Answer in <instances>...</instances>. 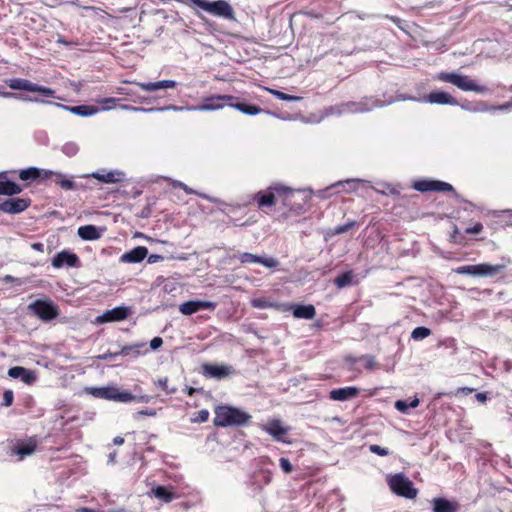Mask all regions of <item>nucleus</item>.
<instances>
[{
  "instance_id": "38",
  "label": "nucleus",
  "mask_w": 512,
  "mask_h": 512,
  "mask_svg": "<svg viewBox=\"0 0 512 512\" xmlns=\"http://www.w3.org/2000/svg\"><path fill=\"white\" fill-rule=\"evenodd\" d=\"M354 274L352 271H347L339 276H337L334 280L335 285L338 288H344L346 286H350L354 284Z\"/></svg>"
},
{
  "instance_id": "4",
  "label": "nucleus",
  "mask_w": 512,
  "mask_h": 512,
  "mask_svg": "<svg viewBox=\"0 0 512 512\" xmlns=\"http://www.w3.org/2000/svg\"><path fill=\"white\" fill-rule=\"evenodd\" d=\"M86 391L93 397L122 403H128L136 399L135 395L128 391H121L115 385H109L106 387H89L86 388Z\"/></svg>"
},
{
  "instance_id": "24",
  "label": "nucleus",
  "mask_w": 512,
  "mask_h": 512,
  "mask_svg": "<svg viewBox=\"0 0 512 512\" xmlns=\"http://www.w3.org/2000/svg\"><path fill=\"white\" fill-rule=\"evenodd\" d=\"M358 394L359 389L357 387L351 386L331 390L329 397L334 401H346L356 397Z\"/></svg>"
},
{
  "instance_id": "9",
  "label": "nucleus",
  "mask_w": 512,
  "mask_h": 512,
  "mask_svg": "<svg viewBox=\"0 0 512 512\" xmlns=\"http://www.w3.org/2000/svg\"><path fill=\"white\" fill-rule=\"evenodd\" d=\"M503 265H491L488 263H481L477 265H465L457 267L454 271L457 274H466L479 277H491L503 270Z\"/></svg>"
},
{
  "instance_id": "57",
  "label": "nucleus",
  "mask_w": 512,
  "mask_h": 512,
  "mask_svg": "<svg viewBox=\"0 0 512 512\" xmlns=\"http://www.w3.org/2000/svg\"><path fill=\"white\" fill-rule=\"evenodd\" d=\"M139 415H145V416H155L156 415V411L153 410V409H145V410H141L138 412Z\"/></svg>"
},
{
  "instance_id": "20",
  "label": "nucleus",
  "mask_w": 512,
  "mask_h": 512,
  "mask_svg": "<svg viewBox=\"0 0 512 512\" xmlns=\"http://www.w3.org/2000/svg\"><path fill=\"white\" fill-rule=\"evenodd\" d=\"M124 176V173L120 170L99 171L84 175V177H93L103 183H117L122 181Z\"/></svg>"
},
{
  "instance_id": "42",
  "label": "nucleus",
  "mask_w": 512,
  "mask_h": 512,
  "mask_svg": "<svg viewBox=\"0 0 512 512\" xmlns=\"http://www.w3.org/2000/svg\"><path fill=\"white\" fill-rule=\"evenodd\" d=\"M263 89L268 91L270 94L274 95L275 97H277L280 100H285V101H299V100H301V97H299V96L288 95V94H285V93H283V92H281L279 90H275V89L268 88V87H263Z\"/></svg>"
},
{
  "instance_id": "62",
  "label": "nucleus",
  "mask_w": 512,
  "mask_h": 512,
  "mask_svg": "<svg viewBox=\"0 0 512 512\" xmlns=\"http://www.w3.org/2000/svg\"><path fill=\"white\" fill-rule=\"evenodd\" d=\"M476 399L481 402V403H484L486 400H487V396L485 393H477L476 394Z\"/></svg>"
},
{
  "instance_id": "39",
  "label": "nucleus",
  "mask_w": 512,
  "mask_h": 512,
  "mask_svg": "<svg viewBox=\"0 0 512 512\" xmlns=\"http://www.w3.org/2000/svg\"><path fill=\"white\" fill-rule=\"evenodd\" d=\"M100 106L98 107L100 111H109L118 107L119 99L108 97L102 98L96 101Z\"/></svg>"
},
{
  "instance_id": "59",
  "label": "nucleus",
  "mask_w": 512,
  "mask_h": 512,
  "mask_svg": "<svg viewBox=\"0 0 512 512\" xmlns=\"http://www.w3.org/2000/svg\"><path fill=\"white\" fill-rule=\"evenodd\" d=\"M162 259V256L160 255H156V254H152L148 257V263L152 264V263H155L159 260Z\"/></svg>"
},
{
  "instance_id": "13",
  "label": "nucleus",
  "mask_w": 512,
  "mask_h": 512,
  "mask_svg": "<svg viewBox=\"0 0 512 512\" xmlns=\"http://www.w3.org/2000/svg\"><path fill=\"white\" fill-rule=\"evenodd\" d=\"M130 309L125 306L115 307L111 310H107L102 315L98 316L95 320L96 323L102 324L107 322H116L124 320L128 317Z\"/></svg>"
},
{
  "instance_id": "33",
  "label": "nucleus",
  "mask_w": 512,
  "mask_h": 512,
  "mask_svg": "<svg viewBox=\"0 0 512 512\" xmlns=\"http://www.w3.org/2000/svg\"><path fill=\"white\" fill-rule=\"evenodd\" d=\"M36 449V441L30 439L27 442L20 443L17 445L12 453L19 456V459L22 460L26 456H29L34 453Z\"/></svg>"
},
{
  "instance_id": "34",
  "label": "nucleus",
  "mask_w": 512,
  "mask_h": 512,
  "mask_svg": "<svg viewBox=\"0 0 512 512\" xmlns=\"http://www.w3.org/2000/svg\"><path fill=\"white\" fill-rule=\"evenodd\" d=\"M52 174H53L52 171L40 170L35 167H30L28 169L22 170L19 174V177L23 181H28V180H35L38 177H40L41 175H43L44 177H48Z\"/></svg>"
},
{
  "instance_id": "43",
  "label": "nucleus",
  "mask_w": 512,
  "mask_h": 512,
  "mask_svg": "<svg viewBox=\"0 0 512 512\" xmlns=\"http://www.w3.org/2000/svg\"><path fill=\"white\" fill-rule=\"evenodd\" d=\"M431 334V331L430 329L426 328V327H417L415 328L413 331H412V334H411V337L414 339V340H423L425 339L426 337H428L429 335Z\"/></svg>"
},
{
  "instance_id": "26",
  "label": "nucleus",
  "mask_w": 512,
  "mask_h": 512,
  "mask_svg": "<svg viewBox=\"0 0 512 512\" xmlns=\"http://www.w3.org/2000/svg\"><path fill=\"white\" fill-rule=\"evenodd\" d=\"M362 184L361 180L358 179H348L345 181H339L333 185H331L328 190H334L335 193H351L358 189V187Z\"/></svg>"
},
{
  "instance_id": "23",
  "label": "nucleus",
  "mask_w": 512,
  "mask_h": 512,
  "mask_svg": "<svg viewBox=\"0 0 512 512\" xmlns=\"http://www.w3.org/2000/svg\"><path fill=\"white\" fill-rule=\"evenodd\" d=\"M425 102L431 103V104H449V105H457V100L451 96L447 92L443 91H433L431 92L425 99Z\"/></svg>"
},
{
  "instance_id": "31",
  "label": "nucleus",
  "mask_w": 512,
  "mask_h": 512,
  "mask_svg": "<svg viewBox=\"0 0 512 512\" xmlns=\"http://www.w3.org/2000/svg\"><path fill=\"white\" fill-rule=\"evenodd\" d=\"M138 85L141 89L145 91H156L159 89H168V88H174L176 86V82L174 80H161L157 82H148V83H135Z\"/></svg>"
},
{
  "instance_id": "2",
  "label": "nucleus",
  "mask_w": 512,
  "mask_h": 512,
  "mask_svg": "<svg viewBox=\"0 0 512 512\" xmlns=\"http://www.w3.org/2000/svg\"><path fill=\"white\" fill-rule=\"evenodd\" d=\"M293 190L289 187L274 184L267 190L260 191L255 195L259 207L273 206L277 200H281L286 204L287 200L292 196Z\"/></svg>"
},
{
  "instance_id": "32",
  "label": "nucleus",
  "mask_w": 512,
  "mask_h": 512,
  "mask_svg": "<svg viewBox=\"0 0 512 512\" xmlns=\"http://www.w3.org/2000/svg\"><path fill=\"white\" fill-rule=\"evenodd\" d=\"M58 107H61L63 109L69 110L73 114L79 115V116H92L99 112L98 107L93 105H80V106H74V107H68L61 104H55Z\"/></svg>"
},
{
  "instance_id": "56",
  "label": "nucleus",
  "mask_w": 512,
  "mask_h": 512,
  "mask_svg": "<svg viewBox=\"0 0 512 512\" xmlns=\"http://www.w3.org/2000/svg\"><path fill=\"white\" fill-rule=\"evenodd\" d=\"M175 186L182 188L187 194L195 193L191 188H189L187 185H185L182 182H176Z\"/></svg>"
},
{
  "instance_id": "11",
  "label": "nucleus",
  "mask_w": 512,
  "mask_h": 512,
  "mask_svg": "<svg viewBox=\"0 0 512 512\" xmlns=\"http://www.w3.org/2000/svg\"><path fill=\"white\" fill-rule=\"evenodd\" d=\"M29 308L44 321H50L58 316V308L50 300H37L30 304Z\"/></svg>"
},
{
  "instance_id": "8",
  "label": "nucleus",
  "mask_w": 512,
  "mask_h": 512,
  "mask_svg": "<svg viewBox=\"0 0 512 512\" xmlns=\"http://www.w3.org/2000/svg\"><path fill=\"white\" fill-rule=\"evenodd\" d=\"M382 105L383 103L378 100L366 99L361 102H350L331 107L329 113L341 115L343 113L367 112L375 107H381Z\"/></svg>"
},
{
  "instance_id": "47",
  "label": "nucleus",
  "mask_w": 512,
  "mask_h": 512,
  "mask_svg": "<svg viewBox=\"0 0 512 512\" xmlns=\"http://www.w3.org/2000/svg\"><path fill=\"white\" fill-rule=\"evenodd\" d=\"M156 384L161 387L162 389H164L167 394H173L176 392V388H169L168 387V379L167 378H161V379H158Z\"/></svg>"
},
{
  "instance_id": "46",
  "label": "nucleus",
  "mask_w": 512,
  "mask_h": 512,
  "mask_svg": "<svg viewBox=\"0 0 512 512\" xmlns=\"http://www.w3.org/2000/svg\"><path fill=\"white\" fill-rule=\"evenodd\" d=\"M1 96L3 97H15L17 99H20V100H23V101H31V102H41V100H39L38 98H30V97H24V96H17L13 93H10V92H3V93H0ZM42 103H45L44 101H42Z\"/></svg>"
},
{
  "instance_id": "28",
  "label": "nucleus",
  "mask_w": 512,
  "mask_h": 512,
  "mask_svg": "<svg viewBox=\"0 0 512 512\" xmlns=\"http://www.w3.org/2000/svg\"><path fill=\"white\" fill-rule=\"evenodd\" d=\"M146 344L144 342L126 345L118 352L121 356H132L137 358L147 353Z\"/></svg>"
},
{
  "instance_id": "40",
  "label": "nucleus",
  "mask_w": 512,
  "mask_h": 512,
  "mask_svg": "<svg viewBox=\"0 0 512 512\" xmlns=\"http://www.w3.org/2000/svg\"><path fill=\"white\" fill-rule=\"evenodd\" d=\"M420 401L417 397H414L409 403L404 400H397L395 402V408L401 413H407L409 408L418 407Z\"/></svg>"
},
{
  "instance_id": "22",
  "label": "nucleus",
  "mask_w": 512,
  "mask_h": 512,
  "mask_svg": "<svg viewBox=\"0 0 512 512\" xmlns=\"http://www.w3.org/2000/svg\"><path fill=\"white\" fill-rule=\"evenodd\" d=\"M239 260L241 263H260L267 268H275L278 266L279 262L275 258H266L257 256L251 253H242L239 255Z\"/></svg>"
},
{
  "instance_id": "37",
  "label": "nucleus",
  "mask_w": 512,
  "mask_h": 512,
  "mask_svg": "<svg viewBox=\"0 0 512 512\" xmlns=\"http://www.w3.org/2000/svg\"><path fill=\"white\" fill-rule=\"evenodd\" d=\"M22 191L21 187L11 181H0V195H15Z\"/></svg>"
},
{
  "instance_id": "36",
  "label": "nucleus",
  "mask_w": 512,
  "mask_h": 512,
  "mask_svg": "<svg viewBox=\"0 0 512 512\" xmlns=\"http://www.w3.org/2000/svg\"><path fill=\"white\" fill-rule=\"evenodd\" d=\"M229 106L247 115H257L262 112V109L256 105L234 103L232 101V103H229Z\"/></svg>"
},
{
  "instance_id": "45",
  "label": "nucleus",
  "mask_w": 512,
  "mask_h": 512,
  "mask_svg": "<svg viewBox=\"0 0 512 512\" xmlns=\"http://www.w3.org/2000/svg\"><path fill=\"white\" fill-rule=\"evenodd\" d=\"M209 418V411L206 409H202L198 411L197 415L191 419L192 422L195 423H203L206 422Z\"/></svg>"
},
{
  "instance_id": "35",
  "label": "nucleus",
  "mask_w": 512,
  "mask_h": 512,
  "mask_svg": "<svg viewBox=\"0 0 512 512\" xmlns=\"http://www.w3.org/2000/svg\"><path fill=\"white\" fill-rule=\"evenodd\" d=\"M78 235L83 240H97L101 237V232L94 225H84L78 228Z\"/></svg>"
},
{
  "instance_id": "63",
  "label": "nucleus",
  "mask_w": 512,
  "mask_h": 512,
  "mask_svg": "<svg viewBox=\"0 0 512 512\" xmlns=\"http://www.w3.org/2000/svg\"><path fill=\"white\" fill-rule=\"evenodd\" d=\"M117 92L119 94H122V95H127V96H132L133 93L132 92H129V91H126L124 88L120 87L117 89Z\"/></svg>"
},
{
  "instance_id": "25",
  "label": "nucleus",
  "mask_w": 512,
  "mask_h": 512,
  "mask_svg": "<svg viewBox=\"0 0 512 512\" xmlns=\"http://www.w3.org/2000/svg\"><path fill=\"white\" fill-rule=\"evenodd\" d=\"M148 254V250L146 247L138 246L120 257V262L122 263H139L141 262Z\"/></svg>"
},
{
  "instance_id": "17",
  "label": "nucleus",
  "mask_w": 512,
  "mask_h": 512,
  "mask_svg": "<svg viewBox=\"0 0 512 512\" xmlns=\"http://www.w3.org/2000/svg\"><path fill=\"white\" fill-rule=\"evenodd\" d=\"M149 496L155 497L164 503H170L179 498L176 490L172 486H156L148 493Z\"/></svg>"
},
{
  "instance_id": "41",
  "label": "nucleus",
  "mask_w": 512,
  "mask_h": 512,
  "mask_svg": "<svg viewBox=\"0 0 512 512\" xmlns=\"http://www.w3.org/2000/svg\"><path fill=\"white\" fill-rule=\"evenodd\" d=\"M52 175L56 176V183L64 190H72L75 188L74 182L71 179L66 178L63 174L53 172Z\"/></svg>"
},
{
  "instance_id": "58",
  "label": "nucleus",
  "mask_w": 512,
  "mask_h": 512,
  "mask_svg": "<svg viewBox=\"0 0 512 512\" xmlns=\"http://www.w3.org/2000/svg\"><path fill=\"white\" fill-rule=\"evenodd\" d=\"M31 248L39 252H44V244L40 242L33 243Z\"/></svg>"
},
{
  "instance_id": "1",
  "label": "nucleus",
  "mask_w": 512,
  "mask_h": 512,
  "mask_svg": "<svg viewBox=\"0 0 512 512\" xmlns=\"http://www.w3.org/2000/svg\"><path fill=\"white\" fill-rule=\"evenodd\" d=\"M251 419L245 411L232 406H218L215 408L214 424L219 427L243 425Z\"/></svg>"
},
{
  "instance_id": "10",
  "label": "nucleus",
  "mask_w": 512,
  "mask_h": 512,
  "mask_svg": "<svg viewBox=\"0 0 512 512\" xmlns=\"http://www.w3.org/2000/svg\"><path fill=\"white\" fill-rule=\"evenodd\" d=\"M234 100L235 97L231 95H212L204 98L200 105L186 109L191 111H215L229 106V103Z\"/></svg>"
},
{
  "instance_id": "15",
  "label": "nucleus",
  "mask_w": 512,
  "mask_h": 512,
  "mask_svg": "<svg viewBox=\"0 0 512 512\" xmlns=\"http://www.w3.org/2000/svg\"><path fill=\"white\" fill-rule=\"evenodd\" d=\"M216 303L211 301L192 300L182 303L179 306V311L183 315H191L203 309L214 310Z\"/></svg>"
},
{
  "instance_id": "29",
  "label": "nucleus",
  "mask_w": 512,
  "mask_h": 512,
  "mask_svg": "<svg viewBox=\"0 0 512 512\" xmlns=\"http://www.w3.org/2000/svg\"><path fill=\"white\" fill-rule=\"evenodd\" d=\"M433 512H456L458 504L444 498H434L432 500Z\"/></svg>"
},
{
  "instance_id": "52",
  "label": "nucleus",
  "mask_w": 512,
  "mask_h": 512,
  "mask_svg": "<svg viewBox=\"0 0 512 512\" xmlns=\"http://www.w3.org/2000/svg\"><path fill=\"white\" fill-rule=\"evenodd\" d=\"M483 230V225L481 223H475L473 226L466 229L467 233L470 234H479Z\"/></svg>"
},
{
  "instance_id": "7",
  "label": "nucleus",
  "mask_w": 512,
  "mask_h": 512,
  "mask_svg": "<svg viewBox=\"0 0 512 512\" xmlns=\"http://www.w3.org/2000/svg\"><path fill=\"white\" fill-rule=\"evenodd\" d=\"M5 83L13 90H24L39 93L45 97H55V91L53 89L35 84L24 78H10L5 80Z\"/></svg>"
},
{
  "instance_id": "18",
  "label": "nucleus",
  "mask_w": 512,
  "mask_h": 512,
  "mask_svg": "<svg viewBox=\"0 0 512 512\" xmlns=\"http://www.w3.org/2000/svg\"><path fill=\"white\" fill-rule=\"evenodd\" d=\"M203 374L212 378H225L230 376L233 373V369L229 365H213V364H205L203 365Z\"/></svg>"
},
{
  "instance_id": "16",
  "label": "nucleus",
  "mask_w": 512,
  "mask_h": 512,
  "mask_svg": "<svg viewBox=\"0 0 512 512\" xmlns=\"http://www.w3.org/2000/svg\"><path fill=\"white\" fill-rule=\"evenodd\" d=\"M52 266L54 268L77 267L79 266V258L75 253L69 251H61L52 259Z\"/></svg>"
},
{
  "instance_id": "30",
  "label": "nucleus",
  "mask_w": 512,
  "mask_h": 512,
  "mask_svg": "<svg viewBox=\"0 0 512 512\" xmlns=\"http://www.w3.org/2000/svg\"><path fill=\"white\" fill-rule=\"evenodd\" d=\"M251 305L254 308H258V309L274 308L279 311H286V309H287L286 304H278V303L272 302L269 298H266V297L252 299Z\"/></svg>"
},
{
  "instance_id": "48",
  "label": "nucleus",
  "mask_w": 512,
  "mask_h": 512,
  "mask_svg": "<svg viewBox=\"0 0 512 512\" xmlns=\"http://www.w3.org/2000/svg\"><path fill=\"white\" fill-rule=\"evenodd\" d=\"M14 399V394L12 390H5L3 394V405L8 407L12 405Z\"/></svg>"
},
{
  "instance_id": "55",
  "label": "nucleus",
  "mask_w": 512,
  "mask_h": 512,
  "mask_svg": "<svg viewBox=\"0 0 512 512\" xmlns=\"http://www.w3.org/2000/svg\"><path fill=\"white\" fill-rule=\"evenodd\" d=\"M118 107H120L123 110H127V111H152L153 110V109L137 108V107L129 106V105H120L119 103H118Z\"/></svg>"
},
{
  "instance_id": "51",
  "label": "nucleus",
  "mask_w": 512,
  "mask_h": 512,
  "mask_svg": "<svg viewBox=\"0 0 512 512\" xmlns=\"http://www.w3.org/2000/svg\"><path fill=\"white\" fill-rule=\"evenodd\" d=\"M354 222H349L345 225H341V226H337L335 229H334V234H342L346 231H348L350 228H352L354 226Z\"/></svg>"
},
{
  "instance_id": "49",
  "label": "nucleus",
  "mask_w": 512,
  "mask_h": 512,
  "mask_svg": "<svg viewBox=\"0 0 512 512\" xmlns=\"http://www.w3.org/2000/svg\"><path fill=\"white\" fill-rule=\"evenodd\" d=\"M370 451L374 454H377L379 456H387L389 454V451L379 445H371L369 447Z\"/></svg>"
},
{
  "instance_id": "6",
  "label": "nucleus",
  "mask_w": 512,
  "mask_h": 512,
  "mask_svg": "<svg viewBox=\"0 0 512 512\" xmlns=\"http://www.w3.org/2000/svg\"><path fill=\"white\" fill-rule=\"evenodd\" d=\"M191 3L197 5L204 11L218 17L226 19H234V11L232 6L225 0H217L209 2L206 0H191Z\"/></svg>"
},
{
  "instance_id": "21",
  "label": "nucleus",
  "mask_w": 512,
  "mask_h": 512,
  "mask_svg": "<svg viewBox=\"0 0 512 512\" xmlns=\"http://www.w3.org/2000/svg\"><path fill=\"white\" fill-rule=\"evenodd\" d=\"M8 375L14 379L20 378L25 384L28 385L33 384L37 379L35 371L26 369L21 366H15L10 368L8 370Z\"/></svg>"
},
{
  "instance_id": "53",
  "label": "nucleus",
  "mask_w": 512,
  "mask_h": 512,
  "mask_svg": "<svg viewBox=\"0 0 512 512\" xmlns=\"http://www.w3.org/2000/svg\"><path fill=\"white\" fill-rule=\"evenodd\" d=\"M163 344V340L161 337H154L151 341H150V347L152 350H156L158 348H160Z\"/></svg>"
},
{
  "instance_id": "27",
  "label": "nucleus",
  "mask_w": 512,
  "mask_h": 512,
  "mask_svg": "<svg viewBox=\"0 0 512 512\" xmlns=\"http://www.w3.org/2000/svg\"><path fill=\"white\" fill-rule=\"evenodd\" d=\"M293 310V316L298 319H313L316 311L313 305H296V306H288L287 310Z\"/></svg>"
},
{
  "instance_id": "5",
  "label": "nucleus",
  "mask_w": 512,
  "mask_h": 512,
  "mask_svg": "<svg viewBox=\"0 0 512 512\" xmlns=\"http://www.w3.org/2000/svg\"><path fill=\"white\" fill-rule=\"evenodd\" d=\"M387 483L393 493L398 496L414 499L417 496V489L413 483L403 473L387 476Z\"/></svg>"
},
{
  "instance_id": "61",
  "label": "nucleus",
  "mask_w": 512,
  "mask_h": 512,
  "mask_svg": "<svg viewBox=\"0 0 512 512\" xmlns=\"http://www.w3.org/2000/svg\"><path fill=\"white\" fill-rule=\"evenodd\" d=\"M185 108L183 107H178V106H174V105H169L167 107H164V108H161L160 110H173V111H182L184 110Z\"/></svg>"
},
{
  "instance_id": "44",
  "label": "nucleus",
  "mask_w": 512,
  "mask_h": 512,
  "mask_svg": "<svg viewBox=\"0 0 512 512\" xmlns=\"http://www.w3.org/2000/svg\"><path fill=\"white\" fill-rule=\"evenodd\" d=\"M78 151L79 146L75 142H67L62 147V152L69 157L75 156Z\"/></svg>"
},
{
  "instance_id": "3",
  "label": "nucleus",
  "mask_w": 512,
  "mask_h": 512,
  "mask_svg": "<svg viewBox=\"0 0 512 512\" xmlns=\"http://www.w3.org/2000/svg\"><path fill=\"white\" fill-rule=\"evenodd\" d=\"M435 78L439 81L453 84L462 91H473L476 93H485L487 91L485 86L477 84L476 81L460 73L441 72Z\"/></svg>"
},
{
  "instance_id": "19",
  "label": "nucleus",
  "mask_w": 512,
  "mask_h": 512,
  "mask_svg": "<svg viewBox=\"0 0 512 512\" xmlns=\"http://www.w3.org/2000/svg\"><path fill=\"white\" fill-rule=\"evenodd\" d=\"M29 206V201L23 198H15L4 201L0 204V211L16 214L24 211Z\"/></svg>"
},
{
  "instance_id": "50",
  "label": "nucleus",
  "mask_w": 512,
  "mask_h": 512,
  "mask_svg": "<svg viewBox=\"0 0 512 512\" xmlns=\"http://www.w3.org/2000/svg\"><path fill=\"white\" fill-rule=\"evenodd\" d=\"M279 462H280V467L282 468V470L285 473H290L293 470L292 464L290 463V461L287 458L282 457V458H280Z\"/></svg>"
},
{
  "instance_id": "60",
  "label": "nucleus",
  "mask_w": 512,
  "mask_h": 512,
  "mask_svg": "<svg viewBox=\"0 0 512 512\" xmlns=\"http://www.w3.org/2000/svg\"><path fill=\"white\" fill-rule=\"evenodd\" d=\"M136 399L134 401L144 402L148 403L150 401V396L148 395H142V396H135Z\"/></svg>"
},
{
  "instance_id": "14",
  "label": "nucleus",
  "mask_w": 512,
  "mask_h": 512,
  "mask_svg": "<svg viewBox=\"0 0 512 512\" xmlns=\"http://www.w3.org/2000/svg\"><path fill=\"white\" fill-rule=\"evenodd\" d=\"M413 188L420 192L428 191H453V187L443 181L438 180H420L413 184Z\"/></svg>"
},
{
  "instance_id": "12",
  "label": "nucleus",
  "mask_w": 512,
  "mask_h": 512,
  "mask_svg": "<svg viewBox=\"0 0 512 512\" xmlns=\"http://www.w3.org/2000/svg\"><path fill=\"white\" fill-rule=\"evenodd\" d=\"M261 429L268 433L275 441L290 444L291 441L287 439V434L290 431L288 426H285L281 420L272 419L261 426Z\"/></svg>"
},
{
  "instance_id": "54",
  "label": "nucleus",
  "mask_w": 512,
  "mask_h": 512,
  "mask_svg": "<svg viewBox=\"0 0 512 512\" xmlns=\"http://www.w3.org/2000/svg\"><path fill=\"white\" fill-rule=\"evenodd\" d=\"M363 363L364 367L368 370H372L375 367V360L372 357L363 358Z\"/></svg>"
},
{
  "instance_id": "64",
  "label": "nucleus",
  "mask_w": 512,
  "mask_h": 512,
  "mask_svg": "<svg viewBox=\"0 0 512 512\" xmlns=\"http://www.w3.org/2000/svg\"><path fill=\"white\" fill-rule=\"evenodd\" d=\"M76 512H103V511L93 510V509H89V508H81V509L76 510Z\"/></svg>"
}]
</instances>
